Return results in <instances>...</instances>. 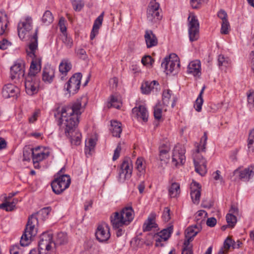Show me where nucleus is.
I'll return each mask as SVG.
<instances>
[{
	"mask_svg": "<svg viewBox=\"0 0 254 254\" xmlns=\"http://www.w3.org/2000/svg\"><path fill=\"white\" fill-rule=\"evenodd\" d=\"M170 150L169 145L166 144H163L160 146L159 150V159L161 161L167 162L169 159L170 155L169 152Z\"/></svg>",
	"mask_w": 254,
	"mask_h": 254,
	"instance_id": "obj_28",
	"label": "nucleus"
},
{
	"mask_svg": "<svg viewBox=\"0 0 254 254\" xmlns=\"http://www.w3.org/2000/svg\"><path fill=\"white\" fill-rule=\"evenodd\" d=\"M110 104V107H113L117 109H119L122 105V102L121 101V100L117 97L111 96Z\"/></svg>",
	"mask_w": 254,
	"mask_h": 254,
	"instance_id": "obj_47",
	"label": "nucleus"
},
{
	"mask_svg": "<svg viewBox=\"0 0 254 254\" xmlns=\"http://www.w3.org/2000/svg\"><path fill=\"white\" fill-rule=\"evenodd\" d=\"M180 192V185L177 183H173L169 189V194L171 197H177Z\"/></svg>",
	"mask_w": 254,
	"mask_h": 254,
	"instance_id": "obj_35",
	"label": "nucleus"
},
{
	"mask_svg": "<svg viewBox=\"0 0 254 254\" xmlns=\"http://www.w3.org/2000/svg\"><path fill=\"white\" fill-rule=\"evenodd\" d=\"M124 171H127L132 173V166L131 164V161L129 158L126 159L122 163L121 168Z\"/></svg>",
	"mask_w": 254,
	"mask_h": 254,
	"instance_id": "obj_40",
	"label": "nucleus"
},
{
	"mask_svg": "<svg viewBox=\"0 0 254 254\" xmlns=\"http://www.w3.org/2000/svg\"><path fill=\"white\" fill-rule=\"evenodd\" d=\"M38 223V217H36V214H32L29 217L24 232L20 241L22 246H28L30 244L31 239L36 235L37 233L36 226Z\"/></svg>",
	"mask_w": 254,
	"mask_h": 254,
	"instance_id": "obj_4",
	"label": "nucleus"
},
{
	"mask_svg": "<svg viewBox=\"0 0 254 254\" xmlns=\"http://www.w3.org/2000/svg\"><path fill=\"white\" fill-rule=\"evenodd\" d=\"M71 63L68 59H63L59 65V71L63 74L66 75L71 69Z\"/></svg>",
	"mask_w": 254,
	"mask_h": 254,
	"instance_id": "obj_30",
	"label": "nucleus"
},
{
	"mask_svg": "<svg viewBox=\"0 0 254 254\" xmlns=\"http://www.w3.org/2000/svg\"><path fill=\"white\" fill-rule=\"evenodd\" d=\"M77 55L81 59H85L87 58L86 51L83 49H78L76 50Z\"/></svg>",
	"mask_w": 254,
	"mask_h": 254,
	"instance_id": "obj_59",
	"label": "nucleus"
},
{
	"mask_svg": "<svg viewBox=\"0 0 254 254\" xmlns=\"http://www.w3.org/2000/svg\"><path fill=\"white\" fill-rule=\"evenodd\" d=\"M204 89L205 87L204 86L201 89L199 94V95L197 97L196 100H195V103L194 104V108H195V110L197 112H200L201 110V107L203 103L202 94L203 93Z\"/></svg>",
	"mask_w": 254,
	"mask_h": 254,
	"instance_id": "obj_36",
	"label": "nucleus"
},
{
	"mask_svg": "<svg viewBox=\"0 0 254 254\" xmlns=\"http://www.w3.org/2000/svg\"><path fill=\"white\" fill-rule=\"evenodd\" d=\"M248 105L251 110H254V92L250 91L247 94Z\"/></svg>",
	"mask_w": 254,
	"mask_h": 254,
	"instance_id": "obj_49",
	"label": "nucleus"
},
{
	"mask_svg": "<svg viewBox=\"0 0 254 254\" xmlns=\"http://www.w3.org/2000/svg\"><path fill=\"white\" fill-rule=\"evenodd\" d=\"M180 66L179 58L175 54L165 57L161 63V67L167 74L173 72L174 70L178 71Z\"/></svg>",
	"mask_w": 254,
	"mask_h": 254,
	"instance_id": "obj_8",
	"label": "nucleus"
},
{
	"mask_svg": "<svg viewBox=\"0 0 254 254\" xmlns=\"http://www.w3.org/2000/svg\"><path fill=\"white\" fill-rule=\"evenodd\" d=\"M8 23L6 14L0 12V35H2L5 32Z\"/></svg>",
	"mask_w": 254,
	"mask_h": 254,
	"instance_id": "obj_33",
	"label": "nucleus"
},
{
	"mask_svg": "<svg viewBox=\"0 0 254 254\" xmlns=\"http://www.w3.org/2000/svg\"><path fill=\"white\" fill-rule=\"evenodd\" d=\"M200 62L198 60L191 62L188 66L187 72L194 76H199L200 74Z\"/></svg>",
	"mask_w": 254,
	"mask_h": 254,
	"instance_id": "obj_25",
	"label": "nucleus"
},
{
	"mask_svg": "<svg viewBox=\"0 0 254 254\" xmlns=\"http://www.w3.org/2000/svg\"><path fill=\"white\" fill-rule=\"evenodd\" d=\"M10 73L11 78H20L24 75V63L21 62L15 63L11 67Z\"/></svg>",
	"mask_w": 254,
	"mask_h": 254,
	"instance_id": "obj_21",
	"label": "nucleus"
},
{
	"mask_svg": "<svg viewBox=\"0 0 254 254\" xmlns=\"http://www.w3.org/2000/svg\"><path fill=\"white\" fill-rule=\"evenodd\" d=\"M173 226H170L167 228L164 229L160 232L157 233L161 236L160 237H163L164 241H167L170 237L171 233L173 232Z\"/></svg>",
	"mask_w": 254,
	"mask_h": 254,
	"instance_id": "obj_38",
	"label": "nucleus"
},
{
	"mask_svg": "<svg viewBox=\"0 0 254 254\" xmlns=\"http://www.w3.org/2000/svg\"><path fill=\"white\" fill-rule=\"evenodd\" d=\"M190 195L194 204H198L201 195V186L198 183L193 181L190 184Z\"/></svg>",
	"mask_w": 254,
	"mask_h": 254,
	"instance_id": "obj_19",
	"label": "nucleus"
},
{
	"mask_svg": "<svg viewBox=\"0 0 254 254\" xmlns=\"http://www.w3.org/2000/svg\"><path fill=\"white\" fill-rule=\"evenodd\" d=\"M207 213L205 211L203 210H200L198 211L197 212V213L195 214V218L197 222L200 220V223H201L203 220V219L200 220L201 217L204 215L203 218H205V217L207 216Z\"/></svg>",
	"mask_w": 254,
	"mask_h": 254,
	"instance_id": "obj_54",
	"label": "nucleus"
},
{
	"mask_svg": "<svg viewBox=\"0 0 254 254\" xmlns=\"http://www.w3.org/2000/svg\"><path fill=\"white\" fill-rule=\"evenodd\" d=\"M62 40L67 47L70 48L72 46V41L70 37H68L67 36H64Z\"/></svg>",
	"mask_w": 254,
	"mask_h": 254,
	"instance_id": "obj_58",
	"label": "nucleus"
},
{
	"mask_svg": "<svg viewBox=\"0 0 254 254\" xmlns=\"http://www.w3.org/2000/svg\"><path fill=\"white\" fill-rule=\"evenodd\" d=\"M143 159L141 157L138 158L136 161V168L139 172L144 171L145 166L143 164Z\"/></svg>",
	"mask_w": 254,
	"mask_h": 254,
	"instance_id": "obj_53",
	"label": "nucleus"
},
{
	"mask_svg": "<svg viewBox=\"0 0 254 254\" xmlns=\"http://www.w3.org/2000/svg\"><path fill=\"white\" fill-rule=\"evenodd\" d=\"M226 219L229 227L233 228L237 223L236 217L232 213L227 214Z\"/></svg>",
	"mask_w": 254,
	"mask_h": 254,
	"instance_id": "obj_46",
	"label": "nucleus"
},
{
	"mask_svg": "<svg viewBox=\"0 0 254 254\" xmlns=\"http://www.w3.org/2000/svg\"><path fill=\"white\" fill-rule=\"evenodd\" d=\"M114 136L119 137L122 131L121 124L117 121L111 122V128L110 129Z\"/></svg>",
	"mask_w": 254,
	"mask_h": 254,
	"instance_id": "obj_32",
	"label": "nucleus"
},
{
	"mask_svg": "<svg viewBox=\"0 0 254 254\" xmlns=\"http://www.w3.org/2000/svg\"><path fill=\"white\" fill-rule=\"evenodd\" d=\"M155 216L156 215L154 213H152L144 222L142 227L144 232L150 231L152 228L156 227L157 225L154 220Z\"/></svg>",
	"mask_w": 254,
	"mask_h": 254,
	"instance_id": "obj_29",
	"label": "nucleus"
},
{
	"mask_svg": "<svg viewBox=\"0 0 254 254\" xmlns=\"http://www.w3.org/2000/svg\"><path fill=\"white\" fill-rule=\"evenodd\" d=\"M201 226L200 224H195L189 227L185 231V240L183 244L182 254H193L192 246L190 245L194 237L200 231Z\"/></svg>",
	"mask_w": 254,
	"mask_h": 254,
	"instance_id": "obj_6",
	"label": "nucleus"
},
{
	"mask_svg": "<svg viewBox=\"0 0 254 254\" xmlns=\"http://www.w3.org/2000/svg\"><path fill=\"white\" fill-rule=\"evenodd\" d=\"M217 220L214 217H210L207 219L206 224L208 226L213 227L216 224Z\"/></svg>",
	"mask_w": 254,
	"mask_h": 254,
	"instance_id": "obj_64",
	"label": "nucleus"
},
{
	"mask_svg": "<svg viewBox=\"0 0 254 254\" xmlns=\"http://www.w3.org/2000/svg\"><path fill=\"white\" fill-rule=\"evenodd\" d=\"M82 74L76 73L73 74L64 86V89L70 94H75L79 89Z\"/></svg>",
	"mask_w": 254,
	"mask_h": 254,
	"instance_id": "obj_11",
	"label": "nucleus"
},
{
	"mask_svg": "<svg viewBox=\"0 0 254 254\" xmlns=\"http://www.w3.org/2000/svg\"><path fill=\"white\" fill-rule=\"evenodd\" d=\"M51 210V208L50 207H44L41 209L40 210H39L35 214L36 216L37 215L39 217L41 216L42 217V219H46L49 214Z\"/></svg>",
	"mask_w": 254,
	"mask_h": 254,
	"instance_id": "obj_48",
	"label": "nucleus"
},
{
	"mask_svg": "<svg viewBox=\"0 0 254 254\" xmlns=\"http://www.w3.org/2000/svg\"><path fill=\"white\" fill-rule=\"evenodd\" d=\"M104 12H103L94 21L93 28L90 34V39L93 40L98 34L99 29L101 27L103 20Z\"/></svg>",
	"mask_w": 254,
	"mask_h": 254,
	"instance_id": "obj_27",
	"label": "nucleus"
},
{
	"mask_svg": "<svg viewBox=\"0 0 254 254\" xmlns=\"http://www.w3.org/2000/svg\"><path fill=\"white\" fill-rule=\"evenodd\" d=\"M121 149L122 148L121 143H119L117 145V148L114 151V153L113 157V160L114 161L116 160L119 157Z\"/></svg>",
	"mask_w": 254,
	"mask_h": 254,
	"instance_id": "obj_57",
	"label": "nucleus"
},
{
	"mask_svg": "<svg viewBox=\"0 0 254 254\" xmlns=\"http://www.w3.org/2000/svg\"><path fill=\"white\" fill-rule=\"evenodd\" d=\"M235 175H238L243 181H248L254 176V166H251L243 170L237 169L234 171Z\"/></svg>",
	"mask_w": 254,
	"mask_h": 254,
	"instance_id": "obj_17",
	"label": "nucleus"
},
{
	"mask_svg": "<svg viewBox=\"0 0 254 254\" xmlns=\"http://www.w3.org/2000/svg\"><path fill=\"white\" fill-rule=\"evenodd\" d=\"M144 38L148 48L155 46L158 44V39L151 30L145 31Z\"/></svg>",
	"mask_w": 254,
	"mask_h": 254,
	"instance_id": "obj_24",
	"label": "nucleus"
},
{
	"mask_svg": "<svg viewBox=\"0 0 254 254\" xmlns=\"http://www.w3.org/2000/svg\"><path fill=\"white\" fill-rule=\"evenodd\" d=\"M40 79L37 76H27L25 78V87L26 93L33 95L38 91Z\"/></svg>",
	"mask_w": 254,
	"mask_h": 254,
	"instance_id": "obj_12",
	"label": "nucleus"
},
{
	"mask_svg": "<svg viewBox=\"0 0 254 254\" xmlns=\"http://www.w3.org/2000/svg\"><path fill=\"white\" fill-rule=\"evenodd\" d=\"M54 16L51 11L46 10L41 18V21L45 25H49L54 21Z\"/></svg>",
	"mask_w": 254,
	"mask_h": 254,
	"instance_id": "obj_34",
	"label": "nucleus"
},
{
	"mask_svg": "<svg viewBox=\"0 0 254 254\" xmlns=\"http://www.w3.org/2000/svg\"><path fill=\"white\" fill-rule=\"evenodd\" d=\"M15 207L12 204V203H10V202L6 200L5 202H3L0 204V209H4L6 211H12L14 209Z\"/></svg>",
	"mask_w": 254,
	"mask_h": 254,
	"instance_id": "obj_50",
	"label": "nucleus"
},
{
	"mask_svg": "<svg viewBox=\"0 0 254 254\" xmlns=\"http://www.w3.org/2000/svg\"><path fill=\"white\" fill-rule=\"evenodd\" d=\"M172 92V91L169 89L165 90L163 91L162 94V102L164 105L168 106L169 104Z\"/></svg>",
	"mask_w": 254,
	"mask_h": 254,
	"instance_id": "obj_45",
	"label": "nucleus"
},
{
	"mask_svg": "<svg viewBox=\"0 0 254 254\" xmlns=\"http://www.w3.org/2000/svg\"><path fill=\"white\" fill-rule=\"evenodd\" d=\"M34 151V149L28 146H26L23 148V161H29L30 157H32V152Z\"/></svg>",
	"mask_w": 254,
	"mask_h": 254,
	"instance_id": "obj_41",
	"label": "nucleus"
},
{
	"mask_svg": "<svg viewBox=\"0 0 254 254\" xmlns=\"http://www.w3.org/2000/svg\"><path fill=\"white\" fill-rule=\"evenodd\" d=\"M38 28L35 29L34 34L30 37L29 50H27V55L32 58L29 73L27 76H36L41 69L42 59L35 55L38 48Z\"/></svg>",
	"mask_w": 254,
	"mask_h": 254,
	"instance_id": "obj_2",
	"label": "nucleus"
},
{
	"mask_svg": "<svg viewBox=\"0 0 254 254\" xmlns=\"http://www.w3.org/2000/svg\"><path fill=\"white\" fill-rule=\"evenodd\" d=\"M32 27L33 20L31 17L27 16L21 19L17 26L19 37L22 40L24 39L26 35L32 29Z\"/></svg>",
	"mask_w": 254,
	"mask_h": 254,
	"instance_id": "obj_10",
	"label": "nucleus"
},
{
	"mask_svg": "<svg viewBox=\"0 0 254 254\" xmlns=\"http://www.w3.org/2000/svg\"><path fill=\"white\" fill-rule=\"evenodd\" d=\"M248 147L249 151L254 152V128L249 133Z\"/></svg>",
	"mask_w": 254,
	"mask_h": 254,
	"instance_id": "obj_44",
	"label": "nucleus"
},
{
	"mask_svg": "<svg viewBox=\"0 0 254 254\" xmlns=\"http://www.w3.org/2000/svg\"><path fill=\"white\" fill-rule=\"evenodd\" d=\"M218 16L222 19V21L227 20V14L226 11L223 9L220 10L217 14Z\"/></svg>",
	"mask_w": 254,
	"mask_h": 254,
	"instance_id": "obj_61",
	"label": "nucleus"
},
{
	"mask_svg": "<svg viewBox=\"0 0 254 254\" xmlns=\"http://www.w3.org/2000/svg\"><path fill=\"white\" fill-rule=\"evenodd\" d=\"M206 144L205 143H201L200 141V143L198 144L196 146V150L195 152L193 153V159L195 157H197L201 159V156L199 154V153L201 152H205L206 149Z\"/></svg>",
	"mask_w": 254,
	"mask_h": 254,
	"instance_id": "obj_39",
	"label": "nucleus"
},
{
	"mask_svg": "<svg viewBox=\"0 0 254 254\" xmlns=\"http://www.w3.org/2000/svg\"><path fill=\"white\" fill-rule=\"evenodd\" d=\"M96 140L95 139L90 138L88 141L85 142V153L86 154H90L91 152L93 150L96 145Z\"/></svg>",
	"mask_w": 254,
	"mask_h": 254,
	"instance_id": "obj_37",
	"label": "nucleus"
},
{
	"mask_svg": "<svg viewBox=\"0 0 254 254\" xmlns=\"http://www.w3.org/2000/svg\"><path fill=\"white\" fill-rule=\"evenodd\" d=\"M160 4L155 0H152L147 9V19L152 23L158 22L162 17Z\"/></svg>",
	"mask_w": 254,
	"mask_h": 254,
	"instance_id": "obj_7",
	"label": "nucleus"
},
{
	"mask_svg": "<svg viewBox=\"0 0 254 254\" xmlns=\"http://www.w3.org/2000/svg\"><path fill=\"white\" fill-rule=\"evenodd\" d=\"M229 27L230 24L228 20L222 21L221 33L223 34H227L229 32Z\"/></svg>",
	"mask_w": 254,
	"mask_h": 254,
	"instance_id": "obj_52",
	"label": "nucleus"
},
{
	"mask_svg": "<svg viewBox=\"0 0 254 254\" xmlns=\"http://www.w3.org/2000/svg\"><path fill=\"white\" fill-rule=\"evenodd\" d=\"M10 45V43L6 39H3L0 41V49L5 50L7 49L9 46Z\"/></svg>",
	"mask_w": 254,
	"mask_h": 254,
	"instance_id": "obj_62",
	"label": "nucleus"
},
{
	"mask_svg": "<svg viewBox=\"0 0 254 254\" xmlns=\"http://www.w3.org/2000/svg\"><path fill=\"white\" fill-rule=\"evenodd\" d=\"M1 93L2 96L5 99L17 97L20 93V89L13 84H7L3 87Z\"/></svg>",
	"mask_w": 254,
	"mask_h": 254,
	"instance_id": "obj_16",
	"label": "nucleus"
},
{
	"mask_svg": "<svg viewBox=\"0 0 254 254\" xmlns=\"http://www.w3.org/2000/svg\"><path fill=\"white\" fill-rule=\"evenodd\" d=\"M68 242V237L67 234L64 232H59L57 233L53 246L54 247L56 245H62L66 244Z\"/></svg>",
	"mask_w": 254,
	"mask_h": 254,
	"instance_id": "obj_31",
	"label": "nucleus"
},
{
	"mask_svg": "<svg viewBox=\"0 0 254 254\" xmlns=\"http://www.w3.org/2000/svg\"><path fill=\"white\" fill-rule=\"evenodd\" d=\"M193 159L195 171L201 176H204L207 172L205 160L203 157H201V159H200L197 156Z\"/></svg>",
	"mask_w": 254,
	"mask_h": 254,
	"instance_id": "obj_22",
	"label": "nucleus"
},
{
	"mask_svg": "<svg viewBox=\"0 0 254 254\" xmlns=\"http://www.w3.org/2000/svg\"><path fill=\"white\" fill-rule=\"evenodd\" d=\"M185 150L183 147L179 145L174 147L172 154V163L174 165L178 166L184 164L186 160Z\"/></svg>",
	"mask_w": 254,
	"mask_h": 254,
	"instance_id": "obj_14",
	"label": "nucleus"
},
{
	"mask_svg": "<svg viewBox=\"0 0 254 254\" xmlns=\"http://www.w3.org/2000/svg\"><path fill=\"white\" fill-rule=\"evenodd\" d=\"M154 62L153 59L150 56H145L141 60L142 64L146 66H151Z\"/></svg>",
	"mask_w": 254,
	"mask_h": 254,
	"instance_id": "obj_51",
	"label": "nucleus"
},
{
	"mask_svg": "<svg viewBox=\"0 0 254 254\" xmlns=\"http://www.w3.org/2000/svg\"><path fill=\"white\" fill-rule=\"evenodd\" d=\"M121 168L119 171V181L121 182H124L126 179H128L130 178L131 174L130 172L127 171H124Z\"/></svg>",
	"mask_w": 254,
	"mask_h": 254,
	"instance_id": "obj_43",
	"label": "nucleus"
},
{
	"mask_svg": "<svg viewBox=\"0 0 254 254\" xmlns=\"http://www.w3.org/2000/svg\"><path fill=\"white\" fill-rule=\"evenodd\" d=\"M170 210L168 207H165L164 209L162 217L165 221H168L170 219Z\"/></svg>",
	"mask_w": 254,
	"mask_h": 254,
	"instance_id": "obj_56",
	"label": "nucleus"
},
{
	"mask_svg": "<svg viewBox=\"0 0 254 254\" xmlns=\"http://www.w3.org/2000/svg\"><path fill=\"white\" fill-rule=\"evenodd\" d=\"M50 155V152L42 147L38 146L34 149L32 152V159L33 163H38L47 158Z\"/></svg>",
	"mask_w": 254,
	"mask_h": 254,
	"instance_id": "obj_18",
	"label": "nucleus"
},
{
	"mask_svg": "<svg viewBox=\"0 0 254 254\" xmlns=\"http://www.w3.org/2000/svg\"><path fill=\"white\" fill-rule=\"evenodd\" d=\"M54 242L53 234L49 232H44L41 235L38 243L39 251L40 250L46 252L49 249L52 248Z\"/></svg>",
	"mask_w": 254,
	"mask_h": 254,
	"instance_id": "obj_15",
	"label": "nucleus"
},
{
	"mask_svg": "<svg viewBox=\"0 0 254 254\" xmlns=\"http://www.w3.org/2000/svg\"><path fill=\"white\" fill-rule=\"evenodd\" d=\"M65 19L64 17H61L60 19L59 25L60 27V29L62 32L64 33L66 30V27L65 26Z\"/></svg>",
	"mask_w": 254,
	"mask_h": 254,
	"instance_id": "obj_63",
	"label": "nucleus"
},
{
	"mask_svg": "<svg viewBox=\"0 0 254 254\" xmlns=\"http://www.w3.org/2000/svg\"><path fill=\"white\" fill-rule=\"evenodd\" d=\"M64 170V168H62L57 174L58 177L55 178L51 183L52 190L57 194L62 193L69 187L70 184L69 176L62 174V173Z\"/></svg>",
	"mask_w": 254,
	"mask_h": 254,
	"instance_id": "obj_5",
	"label": "nucleus"
},
{
	"mask_svg": "<svg viewBox=\"0 0 254 254\" xmlns=\"http://www.w3.org/2000/svg\"><path fill=\"white\" fill-rule=\"evenodd\" d=\"M159 87V83L156 80H153L151 82L145 81L142 83L141 89L142 93L148 94L151 92V91H153L154 89L157 90Z\"/></svg>",
	"mask_w": 254,
	"mask_h": 254,
	"instance_id": "obj_26",
	"label": "nucleus"
},
{
	"mask_svg": "<svg viewBox=\"0 0 254 254\" xmlns=\"http://www.w3.org/2000/svg\"><path fill=\"white\" fill-rule=\"evenodd\" d=\"M189 38L191 42L196 41L199 37V23L196 16L190 13L188 17Z\"/></svg>",
	"mask_w": 254,
	"mask_h": 254,
	"instance_id": "obj_9",
	"label": "nucleus"
},
{
	"mask_svg": "<svg viewBox=\"0 0 254 254\" xmlns=\"http://www.w3.org/2000/svg\"><path fill=\"white\" fill-rule=\"evenodd\" d=\"M132 112L134 116L137 119L141 120L144 122L148 121V112L144 106L140 105L133 108Z\"/></svg>",
	"mask_w": 254,
	"mask_h": 254,
	"instance_id": "obj_20",
	"label": "nucleus"
},
{
	"mask_svg": "<svg viewBox=\"0 0 254 254\" xmlns=\"http://www.w3.org/2000/svg\"><path fill=\"white\" fill-rule=\"evenodd\" d=\"M87 103L85 96L77 99L70 104L58 108L54 113V116L59 119V125L63 128L66 136H69L72 145L80 144L81 134L76 128L79 123V118Z\"/></svg>",
	"mask_w": 254,
	"mask_h": 254,
	"instance_id": "obj_1",
	"label": "nucleus"
},
{
	"mask_svg": "<svg viewBox=\"0 0 254 254\" xmlns=\"http://www.w3.org/2000/svg\"><path fill=\"white\" fill-rule=\"evenodd\" d=\"M72 7L76 11H80L84 6V2L82 0H70Z\"/></svg>",
	"mask_w": 254,
	"mask_h": 254,
	"instance_id": "obj_42",
	"label": "nucleus"
},
{
	"mask_svg": "<svg viewBox=\"0 0 254 254\" xmlns=\"http://www.w3.org/2000/svg\"><path fill=\"white\" fill-rule=\"evenodd\" d=\"M154 116L155 119L160 120L162 117V109L156 106L154 109Z\"/></svg>",
	"mask_w": 254,
	"mask_h": 254,
	"instance_id": "obj_55",
	"label": "nucleus"
},
{
	"mask_svg": "<svg viewBox=\"0 0 254 254\" xmlns=\"http://www.w3.org/2000/svg\"><path fill=\"white\" fill-rule=\"evenodd\" d=\"M95 236L99 242H106L111 237L108 225L105 223L99 224L96 230Z\"/></svg>",
	"mask_w": 254,
	"mask_h": 254,
	"instance_id": "obj_13",
	"label": "nucleus"
},
{
	"mask_svg": "<svg viewBox=\"0 0 254 254\" xmlns=\"http://www.w3.org/2000/svg\"><path fill=\"white\" fill-rule=\"evenodd\" d=\"M55 69L50 65L46 66L43 71V80L44 82L51 83L55 77Z\"/></svg>",
	"mask_w": 254,
	"mask_h": 254,
	"instance_id": "obj_23",
	"label": "nucleus"
},
{
	"mask_svg": "<svg viewBox=\"0 0 254 254\" xmlns=\"http://www.w3.org/2000/svg\"><path fill=\"white\" fill-rule=\"evenodd\" d=\"M134 210L131 206L123 208L120 212H115L110 217L114 228H120L129 225L134 218Z\"/></svg>",
	"mask_w": 254,
	"mask_h": 254,
	"instance_id": "obj_3",
	"label": "nucleus"
},
{
	"mask_svg": "<svg viewBox=\"0 0 254 254\" xmlns=\"http://www.w3.org/2000/svg\"><path fill=\"white\" fill-rule=\"evenodd\" d=\"M40 114V111L37 110L35 111L31 117L29 118V122L30 123H33L36 121L38 117Z\"/></svg>",
	"mask_w": 254,
	"mask_h": 254,
	"instance_id": "obj_60",
	"label": "nucleus"
}]
</instances>
